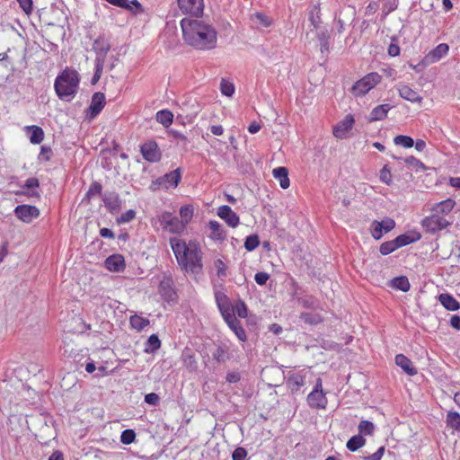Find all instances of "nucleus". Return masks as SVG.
<instances>
[{
  "label": "nucleus",
  "mask_w": 460,
  "mask_h": 460,
  "mask_svg": "<svg viewBox=\"0 0 460 460\" xmlns=\"http://www.w3.org/2000/svg\"><path fill=\"white\" fill-rule=\"evenodd\" d=\"M170 245L181 270L193 275L201 273L203 253L197 241L190 240L187 243L179 237H172Z\"/></svg>",
  "instance_id": "nucleus-1"
},
{
  "label": "nucleus",
  "mask_w": 460,
  "mask_h": 460,
  "mask_svg": "<svg viewBox=\"0 0 460 460\" xmlns=\"http://www.w3.org/2000/svg\"><path fill=\"white\" fill-rule=\"evenodd\" d=\"M183 39L190 46L198 49H212L217 45V33L215 28L200 20L184 18L181 21Z\"/></svg>",
  "instance_id": "nucleus-2"
},
{
  "label": "nucleus",
  "mask_w": 460,
  "mask_h": 460,
  "mask_svg": "<svg viewBox=\"0 0 460 460\" xmlns=\"http://www.w3.org/2000/svg\"><path fill=\"white\" fill-rule=\"evenodd\" d=\"M80 75L75 69L66 67L56 77L54 89L59 99L70 102L77 93Z\"/></svg>",
  "instance_id": "nucleus-3"
},
{
  "label": "nucleus",
  "mask_w": 460,
  "mask_h": 460,
  "mask_svg": "<svg viewBox=\"0 0 460 460\" xmlns=\"http://www.w3.org/2000/svg\"><path fill=\"white\" fill-rule=\"evenodd\" d=\"M382 76L376 72H371L358 80L351 87V93L356 97L366 95L376 85L380 84Z\"/></svg>",
  "instance_id": "nucleus-4"
},
{
  "label": "nucleus",
  "mask_w": 460,
  "mask_h": 460,
  "mask_svg": "<svg viewBox=\"0 0 460 460\" xmlns=\"http://www.w3.org/2000/svg\"><path fill=\"white\" fill-rule=\"evenodd\" d=\"M311 373L308 369L289 372L287 376V385L292 393H297L306 384V378Z\"/></svg>",
  "instance_id": "nucleus-5"
},
{
  "label": "nucleus",
  "mask_w": 460,
  "mask_h": 460,
  "mask_svg": "<svg viewBox=\"0 0 460 460\" xmlns=\"http://www.w3.org/2000/svg\"><path fill=\"white\" fill-rule=\"evenodd\" d=\"M159 222L163 229L172 234H181L185 230L179 218L170 212H163L159 216Z\"/></svg>",
  "instance_id": "nucleus-6"
},
{
  "label": "nucleus",
  "mask_w": 460,
  "mask_h": 460,
  "mask_svg": "<svg viewBox=\"0 0 460 460\" xmlns=\"http://www.w3.org/2000/svg\"><path fill=\"white\" fill-rule=\"evenodd\" d=\"M395 227V222L393 218L386 217L382 221L374 220L370 225V233L375 240H379L384 234L392 231Z\"/></svg>",
  "instance_id": "nucleus-7"
},
{
  "label": "nucleus",
  "mask_w": 460,
  "mask_h": 460,
  "mask_svg": "<svg viewBox=\"0 0 460 460\" xmlns=\"http://www.w3.org/2000/svg\"><path fill=\"white\" fill-rule=\"evenodd\" d=\"M181 179L180 169L173 170L162 177H159L154 181L158 188L168 190L176 188Z\"/></svg>",
  "instance_id": "nucleus-8"
},
{
  "label": "nucleus",
  "mask_w": 460,
  "mask_h": 460,
  "mask_svg": "<svg viewBox=\"0 0 460 460\" xmlns=\"http://www.w3.org/2000/svg\"><path fill=\"white\" fill-rule=\"evenodd\" d=\"M178 6L185 14L199 16L203 13L204 0H178Z\"/></svg>",
  "instance_id": "nucleus-9"
},
{
  "label": "nucleus",
  "mask_w": 460,
  "mask_h": 460,
  "mask_svg": "<svg viewBox=\"0 0 460 460\" xmlns=\"http://www.w3.org/2000/svg\"><path fill=\"white\" fill-rule=\"evenodd\" d=\"M140 152L147 162L156 163L161 159L158 145L154 140H148L140 146Z\"/></svg>",
  "instance_id": "nucleus-10"
},
{
  "label": "nucleus",
  "mask_w": 460,
  "mask_h": 460,
  "mask_svg": "<svg viewBox=\"0 0 460 460\" xmlns=\"http://www.w3.org/2000/svg\"><path fill=\"white\" fill-rule=\"evenodd\" d=\"M449 46L447 43H440L431 49L423 58V64L426 66L438 62L448 54Z\"/></svg>",
  "instance_id": "nucleus-11"
},
{
  "label": "nucleus",
  "mask_w": 460,
  "mask_h": 460,
  "mask_svg": "<svg viewBox=\"0 0 460 460\" xmlns=\"http://www.w3.org/2000/svg\"><path fill=\"white\" fill-rule=\"evenodd\" d=\"M15 216L24 223H30L40 216L35 206L19 205L14 209Z\"/></svg>",
  "instance_id": "nucleus-12"
},
{
  "label": "nucleus",
  "mask_w": 460,
  "mask_h": 460,
  "mask_svg": "<svg viewBox=\"0 0 460 460\" xmlns=\"http://www.w3.org/2000/svg\"><path fill=\"white\" fill-rule=\"evenodd\" d=\"M449 222L437 214L428 217L422 220V226L429 231L435 233L446 228Z\"/></svg>",
  "instance_id": "nucleus-13"
},
{
  "label": "nucleus",
  "mask_w": 460,
  "mask_h": 460,
  "mask_svg": "<svg viewBox=\"0 0 460 460\" xmlns=\"http://www.w3.org/2000/svg\"><path fill=\"white\" fill-rule=\"evenodd\" d=\"M224 320L229 326V328L234 332L237 338L241 341H244L246 340V333L244 329L240 324V322L236 319L233 311L222 314Z\"/></svg>",
  "instance_id": "nucleus-14"
},
{
  "label": "nucleus",
  "mask_w": 460,
  "mask_h": 460,
  "mask_svg": "<svg viewBox=\"0 0 460 460\" xmlns=\"http://www.w3.org/2000/svg\"><path fill=\"white\" fill-rule=\"evenodd\" d=\"M354 118L352 115L348 114L346 117L340 121L336 126L333 128V135L337 138H344L348 132L352 128L354 124Z\"/></svg>",
  "instance_id": "nucleus-15"
},
{
  "label": "nucleus",
  "mask_w": 460,
  "mask_h": 460,
  "mask_svg": "<svg viewBox=\"0 0 460 460\" xmlns=\"http://www.w3.org/2000/svg\"><path fill=\"white\" fill-rule=\"evenodd\" d=\"M217 216L225 220L226 224L231 227H236L240 223V219L237 214L234 212L229 206L226 205L218 208Z\"/></svg>",
  "instance_id": "nucleus-16"
},
{
  "label": "nucleus",
  "mask_w": 460,
  "mask_h": 460,
  "mask_svg": "<svg viewBox=\"0 0 460 460\" xmlns=\"http://www.w3.org/2000/svg\"><path fill=\"white\" fill-rule=\"evenodd\" d=\"M104 265L110 271L121 272L125 269V260L120 254H112L105 260Z\"/></svg>",
  "instance_id": "nucleus-17"
},
{
  "label": "nucleus",
  "mask_w": 460,
  "mask_h": 460,
  "mask_svg": "<svg viewBox=\"0 0 460 460\" xmlns=\"http://www.w3.org/2000/svg\"><path fill=\"white\" fill-rule=\"evenodd\" d=\"M397 91L402 99L411 102H420L422 101V97L407 84L397 85Z\"/></svg>",
  "instance_id": "nucleus-18"
},
{
  "label": "nucleus",
  "mask_w": 460,
  "mask_h": 460,
  "mask_svg": "<svg viewBox=\"0 0 460 460\" xmlns=\"http://www.w3.org/2000/svg\"><path fill=\"white\" fill-rule=\"evenodd\" d=\"M102 199L105 207L111 213H116L121 208V200L116 192L105 193Z\"/></svg>",
  "instance_id": "nucleus-19"
},
{
  "label": "nucleus",
  "mask_w": 460,
  "mask_h": 460,
  "mask_svg": "<svg viewBox=\"0 0 460 460\" xmlns=\"http://www.w3.org/2000/svg\"><path fill=\"white\" fill-rule=\"evenodd\" d=\"M307 402L313 408L324 409L327 398L323 392L312 391L307 396Z\"/></svg>",
  "instance_id": "nucleus-20"
},
{
  "label": "nucleus",
  "mask_w": 460,
  "mask_h": 460,
  "mask_svg": "<svg viewBox=\"0 0 460 460\" xmlns=\"http://www.w3.org/2000/svg\"><path fill=\"white\" fill-rule=\"evenodd\" d=\"M215 300L221 314L233 311V307L229 302V299L223 291H215Z\"/></svg>",
  "instance_id": "nucleus-21"
},
{
  "label": "nucleus",
  "mask_w": 460,
  "mask_h": 460,
  "mask_svg": "<svg viewBox=\"0 0 460 460\" xmlns=\"http://www.w3.org/2000/svg\"><path fill=\"white\" fill-rule=\"evenodd\" d=\"M395 364L400 367L409 376H415L417 369L412 366V362L403 354L395 356Z\"/></svg>",
  "instance_id": "nucleus-22"
},
{
  "label": "nucleus",
  "mask_w": 460,
  "mask_h": 460,
  "mask_svg": "<svg viewBox=\"0 0 460 460\" xmlns=\"http://www.w3.org/2000/svg\"><path fill=\"white\" fill-rule=\"evenodd\" d=\"M251 20L259 29L270 28L273 24V19L261 12L252 14Z\"/></svg>",
  "instance_id": "nucleus-23"
},
{
  "label": "nucleus",
  "mask_w": 460,
  "mask_h": 460,
  "mask_svg": "<svg viewBox=\"0 0 460 460\" xmlns=\"http://www.w3.org/2000/svg\"><path fill=\"white\" fill-rule=\"evenodd\" d=\"M420 238H421V234L417 231H413L411 233L401 234V235L397 236L394 240L397 244V247L401 248L402 246L415 243V242L419 241Z\"/></svg>",
  "instance_id": "nucleus-24"
},
{
  "label": "nucleus",
  "mask_w": 460,
  "mask_h": 460,
  "mask_svg": "<svg viewBox=\"0 0 460 460\" xmlns=\"http://www.w3.org/2000/svg\"><path fill=\"white\" fill-rule=\"evenodd\" d=\"M273 177L279 181V185L282 189H288L290 185L288 172L286 167L280 166L273 169Z\"/></svg>",
  "instance_id": "nucleus-25"
},
{
  "label": "nucleus",
  "mask_w": 460,
  "mask_h": 460,
  "mask_svg": "<svg viewBox=\"0 0 460 460\" xmlns=\"http://www.w3.org/2000/svg\"><path fill=\"white\" fill-rule=\"evenodd\" d=\"M208 228L210 230V238L215 241H223L226 238V232L223 226L215 220H211L208 223Z\"/></svg>",
  "instance_id": "nucleus-26"
},
{
  "label": "nucleus",
  "mask_w": 460,
  "mask_h": 460,
  "mask_svg": "<svg viewBox=\"0 0 460 460\" xmlns=\"http://www.w3.org/2000/svg\"><path fill=\"white\" fill-rule=\"evenodd\" d=\"M440 304L449 311H456L460 308V303L449 294H440L438 296Z\"/></svg>",
  "instance_id": "nucleus-27"
},
{
  "label": "nucleus",
  "mask_w": 460,
  "mask_h": 460,
  "mask_svg": "<svg viewBox=\"0 0 460 460\" xmlns=\"http://www.w3.org/2000/svg\"><path fill=\"white\" fill-rule=\"evenodd\" d=\"M391 109L392 106L390 104H381L375 107L370 112L369 121L384 119Z\"/></svg>",
  "instance_id": "nucleus-28"
},
{
  "label": "nucleus",
  "mask_w": 460,
  "mask_h": 460,
  "mask_svg": "<svg viewBox=\"0 0 460 460\" xmlns=\"http://www.w3.org/2000/svg\"><path fill=\"white\" fill-rule=\"evenodd\" d=\"M105 104V95L102 93H95L91 101L90 109L92 114L97 115L103 109Z\"/></svg>",
  "instance_id": "nucleus-29"
},
{
  "label": "nucleus",
  "mask_w": 460,
  "mask_h": 460,
  "mask_svg": "<svg viewBox=\"0 0 460 460\" xmlns=\"http://www.w3.org/2000/svg\"><path fill=\"white\" fill-rule=\"evenodd\" d=\"M29 134V138L32 144H40L44 138V131L38 126H26L24 128Z\"/></svg>",
  "instance_id": "nucleus-30"
},
{
  "label": "nucleus",
  "mask_w": 460,
  "mask_h": 460,
  "mask_svg": "<svg viewBox=\"0 0 460 460\" xmlns=\"http://www.w3.org/2000/svg\"><path fill=\"white\" fill-rule=\"evenodd\" d=\"M455 201L451 199H445L441 202L435 204L432 208V210L435 214H448L454 208Z\"/></svg>",
  "instance_id": "nucleus-31"
},
{
  "label": "nucleus",
  "mask_w": 460,
  "mask_h": 460,
  "mask_svg": "<svg viewBox=\"0 0 460 460\" xmlns=\"http://www.w3.org/2000/svg\"><path fill=\"white\" fill-rule=\"evenodd\" d=\"M159 290L167 299H172L174 292L172 289V280L170 278H164L159 285Z\"/></svg>",
  "instance_id": "nucleus-32"
},
{
  "label": "nucleus",
  "mask_w": 460,
  "mask_h": 460,
  "mask_svg": "<svg viewBox=\"0 0 460 460\" xmlns=\"http://www.w3.org/2000/svg\"><path fill=\"white\" fill-rule=\"evenodd\" d=\"M193 207L190 205L183 206L180 208V222L183 224V227L186 229L187 225L190 222L193 217Z\"/></svg>",
  "instance_id": "nucleus-33"
},
{
  "label": "nucleus",
  "mask_w": 460,
  "mask_h": 460,
  "mask_svg": "<svg viewBox=\"0 0 460 460\" xmlns=\"http://www.w3.org/2000/svg\"><path fill=\"white\" fill-rule=\"evenodd\" d=\"M391 287L397 290L407 292L410 289L411 285L409 279L406 277L401 276L396 277L391 280Z\"/></svg>",
  "instance_id": "nucleus-34"
},
{
  "label": "nucleus",
  "mask_w": 460,
  "mask_h": 460,
  "mask_svg": "<svg viewBox=\"0 0 460 460\" xmlns=\"http://www.w3.org/2000/svg\"><path fill=\"white\" fill-rule=\"evenodd\" d=\"M447 426L454 430L460 431V414L456 411H448L446 417Z\"/></svg>",
  "instance_id": "nucleus-35"
},
{
  "label": "nucleus",
  "mask_w": 460,
  "mask_h": 460,
  "mask_svg": "<svg viewBox=\"0 0 460 460\" xmlns=\"http://www.w3.org/2000/svg\"><path fill=\"white\" fill-rule=\"evenodd\" d=\"M156 121L164 127H168L172 124L173 114L168 110H163L156 113Z\"/></svg>",
  "instance_id": "nucleus-36"
},
{
  "label": "nucleus",
  "mask_w": 460,
  "mask_h": 460,
  "mask_svg": "<svg viewBox=\"0 0 460 460\" xmlns=\"http://www.w3.org/2000/svg\"><path fill=\"white\" fill-rule=\"evenodd\" d=\"M130 325L133 329L137 331L144 330L147 325H149V320L139 315H133L129 319Z\"/></svg>",
  "instance_id": "nucleus-37"
},
{
  "label": "nucleus",
  "mask_w": 460,
  "mask_h": 460,
  "mask_svg": "<svg viewBox=\"0 0 460 460\" xmlns=\"http://www.w3.org/2000/svg\"><path fill=\"white\" fill-rule=\"evenodd\" d=\"M161 347V341L156 334H152L146 343L145 348V352L146 353H154Z\"/></svg>",
  "instance_id": "nucleus-38"
},
{
  "label": "nucleus",
  "mask_w": 460,
  "mask_h": 460,
  "mask_svg": "<svg viewBox=\"0 0 460 460\" xmlns=\"http://www.w3.org/2000/svg\"><path fill=\"white\" fill-rule=\"evenodd\" d=\"M93 48L97 52V57H101L104 59L110 50V44L105 40L99 39L94 41Z\"/></svg>",
  "instance_id": "nucleus-39"
},
{
  "label": "nucleus",
  "mask_w": 460,
  "mask_h": 460,
  "mask_svg": "<svg viewBox=\"0 0 460 460\" xmlns=\"http://www.w3.org/2000/svg\"><path fill=\"white\" fill-rule=\"evenodd\" d=\"M366 442V439L360 436V435H356V436H353L352 438H350L348 442H347V448L352 452L358 450V448H360L362 446H364Z\"/></svg>",
  "instance_id": "nucleus-40"
},
{
  "label": "nucleus",
  "mask_w": 460,
  "mask_h": 460,
  "mask_svg": "<svg viewBox=\"0 0 460 460\" xmlns=\"http://www.w3.org/2000/svg\"><path fill=\"white\" fill-rule=\"evenodd\" d=\"M394 143L396 146H402L405 148H411L414 145L413 139L409 136L398 135L394 138Z\"/></svg>",
  "instance_id": "nucleus-41"
},
{
  "label": "nucleus",
  "mask_w": 460,
  "mask_h": 460,
  "mask_svg": "<svg viewBox=\"0 0 460 460\" xmlns=\"http://www.w3.org/2000/svg\"><path fill=\"white\" fill-rule=\"evenodd\" d=\"M220 91L223 95L231 97L234 93V85L230 81L222 79L220 82Z\"/></svg>",
  "instance_id": "nucleus-42"
},
{
  "label": "nucleus",
  "mask_w": 460,
  "mask_h": 460,
  "mask_svg": "<svg viewBox=\"0 0 460 460\" xmlns=\"http://www.w3.org/2000/svg\"><path fill=\"white\" fill-rule=\"evenodd\" d=\"M397 249H398L397 244L395 243V240L394 239L392 241L383 243L380 245L379 251H380L381 254L388 255Z\"/></svg>",
  "instance_id": "nucleus-43"
},
{
  "label": "nucleus",
  "mask_w": 460,
  "mask_h": 460,
  "mask_svg": "<svg viewBox=\"0 0 460 460\" xmlns=\"http://www.w3.org/2000/svg\"><path fill=\"white\" fill-rule=\"evenodd\" d=\"M260 244V240L257 234L249 235L246 237L244 242V248L252 252L255 250Z\"/></svg>",
  "instance_id": "nucleus-44"
},
{
  "label": "nucleus",
  "mask_w": 460,
  "mask_h": 460,
  "mask_svg": "<svg viewBox=\"0 0 460 460\" xmlns=\"http://www.w3.org/2000/svg\"><path fill=\"white\" fill-rule=\"evenodd\" d=\"M136 433L133 429H125L120 435V442L124 445H129L134 442Z\"/></svg>",
  "instance_id": "nucleus-45"
},
{
  "label": "nucleus",
  "mask_w": 460,
  "mask_h": 460,
  "mask_svg": "<svg viewBox=\"0 0 460 460\" xmlns=\"http://www.w3.org/2000/svg\"><path fill=\"white\" fill-rule=\"evenodd\" d=\"M375 429V426L371 421L362 420L358 425V431L363 435H371Z\"/></svg>",
  "instance_id": "nucleus-46"
},
{
  "label": "nucleus",
  "mask_w": 460,
  "mask_h": 460,
  "mask_svg": "<svg viewBox=\"0 0 460 460\" xmlns=\"http://www.w3.org/2000/svg\"><path fill=\"white\" fill-rule=\"evenodd\" d=\"M234 314H237V315L241 318H245L247 316V306L243 301H238L233 309Z\"/></svg>",
  "instance_id": "nucleus-47"
},
{
  "label": "nucleus",
  "mask_w": 460,
  "mask_h": 460,
  "mask_svg": "<svg viewBox=\"0 0 460 460\" xmlns=\"http://www.w3.org/2000/svg\"><path fill=\"white\" fill-rule=\"evenodd\" d=\"M214 266L217 270V275L218 278L222 279L226 276V266L222 260L217 259V261H215Z\"/></svg>",
  "instance_id": "nucleus-48"
},
{
  "label": "nucleus",
  "mask_w": 460,
  "mask_h": 460,
  "mask_svg": "<svg viewBox=\"0 0 460 460\" xmlns=\"http://www.w3.org/2000/svg\"><path fill=\"white\" fill-rule=\"evenodd\" d=\"M380 181L387 185L392 183V174L387 168V166H384L380 171Z\"/></svg>",
  "instance_id": "nucleus-49"
},
{
  "label": "nucleus",
  "mask_w": 460,
  "mask_h": 460,
  "mask_svg": "<svg viewBox=\"0 0 460 460\" xmlns=\"http://www.w3.org/2000/svg\"><path fill=\"white\" fill-rule=\"evenodd\" d=\"M170 134H171V136H172V137L174 139L178 140V144H181L183 146L188 145L189 140H188L187 137L184 134H182L181 132L172 129L170 131Z\"/></svg>",
  "instance_id": "nucleus-50"
},
{
  "label": "nucleus",
  "mask_w": 460,
  "mask_h": 460,
  "mask_svg": "<svg viewBox=\"0 0 460 460\" xmlns=\"http://www.w3.org/2000/svg\"><path fill=\"white\" fill-rule=\"evenodd\" d=\"M136 217V212L133 209H129L127 212L123 213L119 218L118 222L119 224L128 223L133 220Z\"/></svg>",
  "instance_id": "nucleus-51"
},
{
  "label": "nucleus",
  "mask_w": 460,
  "mask_h": 460,
  "mask_svg": "<svg viewBox=\"0 0 460 460\" xmlns=\"http://www.w3.org/2000/svg\"><path fill=\"white\" fill-rule=\"evenodd\" d=\"M101 192H102V185L99 182L94 181L91 184V186L86 193V196L88 198H91L95 195L101 194Z\"/></svg>",
  "instance_id": "nucleus-52"
},
{
  "label": "nucleus",
  "mask_w": 460,
  "mask_h": 460,
  "mask_svg": "<svg viewBox=\"0 0 460 460\" xmlns=\"http://www.w3.org/2000/svg\"><path fill=\"white\" fill-rule=\"evenodd\" d=\"M247 456V452L243 447H237L232 454L233 460H244Z\"/></svg>",
  "instance_id": "nucleus-53"
},
{
  "label": "nucleus",
  "mask_w": 460,
  "mask_h": 460,
  "mask_svg": "<svg viewBox=\"0 0 460 460\" xmlns=\"http://www.w3.org/2000/svg\"><path fill=\"white\" fill-rule=\"evenodd\" d=\"M270 275L267 272H258L254 276V279L258 285H264L269 280Z\"/></svg>",
  "instance_id": "nucleus-54"
},
{
  "label": "nucleus",
  "mask_w": 460,
  "mask_h": 460,
  "mask_svg": "<svg viewBox=\"0 0 460 460\" xmlns=\"http://www.w3.org/2000/svg\"><path fill=\"white\" fill-rule=\"evenodd\" d=\"M145 402L147 404H150V405H153V406H156L159 403V396L155 393L147 394L145 396Z\"/></svg>",
  "instance_id": "nucleus-55"
},
{
  "label": "nucleus",
  "mask_w": 460,
  "mask_h": 460,
  "mask_svg": "<svg viewBox=\"0 0 460 460\" xmlns=\"http://www.w3.org/2000/svg\"><path fill=\"white\" fill-rule=\"evenodd\" d=\"M21 8L26 13H30L32 10V0H17Z\"/></svg>",
  "instance_id": "nucleus-56"
},
{
  "label": "nucleus",
  "mask_w": 460,
  "mask_h": 460,
  "mask_svg": "<svg viewBox=\"0 0 460 460\" xmlns=\"http://www.w3.org/2000/svg\"><path fill=\"white\" fill-rule=\"evenodd\" d=\"M51 149L47 146H41L40 153L39 155L40 160L49 161L50 159Z\"/></svg>",
  "instance_id": "nucleus-57"
},
{
  "label": "nucleus",
  "mask_w": 460,
  "mask_h": 460,
  "mask_svg": "<svg viewBox=\"0 0 460 460\" xmlns=\"http://www.w3.org/2000/svg\"><path fill=\"white\" fill-rule=\"evenodd\" d=\"M404 161L406 164H411L414 167L420 166V169L424 168V164L419 159L415 158L414 156H408L404 159Z\"/></svg>",
  "instance_id": "nucleus-58"
},
{
  "label": "nucleus",
  "mask_w": 460,
  "mask_h": 460,
  "mask_svg": "<svg viewBox=\"0 0 460 460\" xmlns=\"http://www.w3.org/2000/svg\"><path fill=\"white\" fill-rule=\"evenodd\" d=\"M104 60L101 57H97L95 59V71L94 73L102 75L103 70Z\"/></svg>",
  "instance_id": "nucleus-59"
},
{
  "label": "nucleus",
  "mask_w": 460,
  "mask_h": 460,
  "mask_svg": "<svg viewBox=\"0 0 460 460\" xmlns=\"http://www.w3.org/2000/svg\"><path fill=\"white\" fill-rule=\"evenodd\" d=\"M385 452V447H380L376 452L372 454L370 456L367 457L368 460H381L383 455Z\"/></svg>",
  "instance_id": "nucleus-60"
},
{
  "label": "nucleus",
  "mask_w": 460,
  "mask_h": 460,
  "mask_svg": "<svg viewBox=\"0 0 460 460\" xmlns=\"http://www.w3.org/2000/svg\"><path fill=\"white\" fill-rule=\"evenodd\" d=\"M24 186L28 189H33L39 186V181L36 178H29L26 180Z\"/></svg>",
  "instance_id": "nucleus-61"
},
{
  "label": "nucleus",
  "mask_w": 460,
  "mask_h": 460,
  "mask_svg": "<svg viewBox=\"0 0 460 460\" xmlns=\"http://www.w3.org/2000/svg\"><path fill=\"white\" fill-rule=\"evenodd\" d=\"M388 54L391 57H397L400 54V48L395 44H391L388 48Z\"/></svg>",
  "instance_id": "nucleus-62"
},
{
  "label": "nucleus",
  "mask_w": 460,
  "mask_h": 460,
  "mask_svg": "<svg viewBox=\"0 0 460 460\" xmlns=\"http://www.w3.org/2000/svg\"><path fill=\"white\" fill-rule=\"evenodd\" d=\"M450 325L459 331L460 330V317L458 315H453L450 319Z\"/></svg>",
  "instance_id": "nucleus-63"
},
{
  "label": "nucleus",
  "mask_w": 460,
  "mask_h": 460,
  "mask_svg": "<svg viewBox=\"0 0 460 460\" xmlns=\"http://www.w3.org/2000/svg\"><path fill=\"white\" fill-rule=\"evenodd\" d=\"M210 131L213 135L221 136L224 133V128L221 125H213L210 127Z\"/></svg>",
  "instance_id": "nucleus-64"
}]
</instances>
